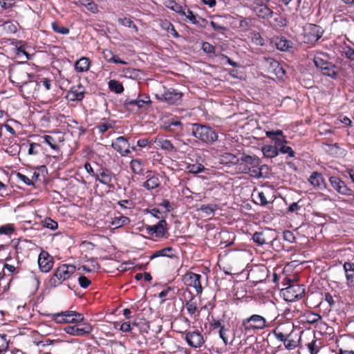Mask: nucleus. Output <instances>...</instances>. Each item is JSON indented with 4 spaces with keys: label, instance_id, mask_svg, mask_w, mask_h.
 Segmentation results:
<instances>
[{
    "label": "nucleus",
    "instance_id": "obj_3",
    "mask_svg": "<svg viewBox=\"0 0 354 354\" xmlns=\"http://www.w3.org/2000/svg\"><path fill=\"white\" fill-rule=\"evenodd\" d=\"M76 271V267L71 264H62L56 268L49 280L51 287H57L68 279Z\"/></svg>",
    "mask_w": 354,
    "mask_h": 354
},
{
    "label": "nucleus",
    "instance_id": "obj_7",
    "mask_svg": "<svg viewBox=\"0 0 354 354\" xmlns=\"http://www.w3.org/2000/svg\"><path fill=\"white\" fill-rule=\"evenodd\" d=\"M281 292L286 301L292 302L304 296L305 288L302 285L292 284L282 289Z\"/></svg>",
    "mask_w": 354,
    "mask_h": 354
},
{
    "label": "nucleus",
    "instance_id": "obj_38",
    "mask_svg": "<svg viewBox=\"0 0 354 354\" xmlns=\"http://www.w3.org/2000/svg\"><path fill=\"white\" fill-rule=\"evenodd\" d=\"M138 97L135 99H127L124 102V106L127 110L134 111H138Z\"/></svg>",
    "mask_w": 354,
    "mask_h": 354
},
{
    "label": "nucleus",
    "instance_id": "obj_42",
    "mask_svg": "<svg viewBox=\"0 0 354 354\" xmlns=\"http://www.w3.org/2000/svg\"><path fill=\"white\" fill-rule=\"evenodd\" d=\"M41 223L44 227L50 229L52 230H55L58 228L57 222L50 217L45 218L43 221H41Z\"/></svg>",
    "mask_w": 354,
    "mask_h": 354
},
{
    "label": "nucleus",
    "instance_id": "obj_47",
    "mask_svg": "<svg viewBox=\"0 0 354 354\" xmlns=\"http://www.w3.org/2000/svg\"><path fill=\"white\" fill-rule=\"evenodd\" d=\"M52 28L55 32L59 33L62 35H66L69 32V29L65 26H63L59 22H53L52 23Z\"/></svg>",
    "mask_w": 354,
    "mask_h": 354
},
{
    "label": "nucleus",
    "instance_id": "obj_52",
    "mask_svg": "<svg viewBox=\"0 0 354 354\" xmlns=\"http://www.w3.org/2000/svg\"><path fill=\"white\" fill-rule=\"evenodd\" d=\"M174 289L171 287L168 286L159 293L158 297L161 299V304L164 303L167 300V297H169V298L171 297L169 294Z\"/></svg>",
    "mask_w": 354,
    "mask_h": 354
},
{
    "label": "nucleus",
    "instance_id": "obj_22",
    "mask_svg": "<svg viewBox=\"0 0 354 354\" xmlns=\"http://www.w3.org/2000/svg\"><path fill=\"white\" fill-rule=\"evenodd\" d=\"M266 135L268 138L271 139L274 142L273 147H275L278 150L283 144L287 143V140H286L285 136L283 134V131L281 130L277 131H268L266 133Z\"/></svg>",
    "mask_w": 354,
    "mask_h": 354
},
{
    "label": "nucleus",
    "instance_id": "obj_49",
    "mask_svg": "<svg viewBox=\"0 0 354 354\" xmlns=\"http://www.w3.org/2000/svg\"><path fill=\"white\" fill-rule=\"evenodd\" d=\"M16 50V55H17L19 57L21 55H25L26 59H30V55L26 52V46L25 44H22L21 42H19V45H17L15 48Z\"/></svg>",
    "mask_w": 354,
    "mask_h": 354
},
{
    "label": "nucleus",
    "instance_id": "obj_33",
    "mask_svg": "<svg viewBox=\"0 0 354 354\" xmlns=\"http://www.w3.org/2000/svg\"><path fill=\"white\" fill-rule=\"evenodd\" d=\"M261 151L266 158H272L278 156V150L272 145H264Z\"/></svg>",
    "mask_w": 354,
    "mask_h": 354
},
{
    "label": "nucleus",
    "instance_id": "obj_59",
    "mask_svg": "<svg viewBox=\"0 0 354 354\" xmlns=\"http://www.w3.org/2000/svg\"><path fill=\"white\" fill-rule=\"evenodd\" d=\"M17 178L20 181L23 182L26 185H33L34 183L32 182V180H30L28 177H27L26 175L18 172L17 174Z\"/></svg>",
    "mask_w": 354,
    "mask_h": 354
},
{
    "label": "nucleus",
    "instance_id": "obj_43",
    "mask_svg": "<svg viewBox=\"0 0 354 354\" xmlns=\"http://www.w3.org/2000/svg\"><path fill=\"white\" fill-rule=\"evenodd\" d=\"M130 165L133 173L140 174L143 171V165L140 160H132L130 162Z\"/></svg>",
    "mask_w": 354,
    "mask_h": 354
},
{
    "label": "nucleus",
    "instance_id": "obj_36",
    "mask_svg": "<svg viewBox=\"0 0 354 354\" xmlns=\"http://www.w3.org/2000/svg\"><path fill=\"white\" fill-rule=\"evenodd\" d=\"M173 251V248L171 247H167L165 248H163L162 250H160L158 251H156L155 253L151 254L150 256V259H153L155 258L159 257H167L172 258L174 257L173 254H170L169 252Z\"/></svg>",
    "mask_w": 354,
    "mask_h": 354
},
{
    "label": "nucleus",
    "instance_id": "obj_57",
    "mask_svg": "<svg viewBox=\"0 0 354 354\" xmlns=\"http://www.w3.org/2000/svg\"><path fill=\"white\" fill-rule=\"evenodd\" d=\"M15 4L16 0H0V6L5 10L15 7Z\"/></svg>",
    "mask_w": 354,
    "mask_h": 354
},
{
    "label": "nucleus",
    "instance_id": "obj_39",
    "mask_svg": "<svg viewBox=\"0 0 354 354\" xmlns=\"http://www.w3.org/2000/svg\"><path fill=\"white\" fill-rule=\"evenodd\" d=\"M157 145L162 149L171 151L174 149V147L170 140L163 138H160L156 141Z\"/></svg>",
    "mask_w": 354,
    "mask_h": 354
},
{
    "label": "nucleus",
    "instance_id": "obj_2",
    "mask_svg": "<svg viewBox=\"0 0 354 354\" xmlns=\"http://www.w3.org/2000/svg\"><path fill=\"white\" fill-rule=\"evenodd\" d=\"M30 68L26 64L18 63L10 66L9 79L16 86L21 85L31 77L28 73Z\"/></svg>",
    "mask_w": 354,
    "mask_h": 354
},
{
    "label": "nucleus",
    "instance_id": "obj_45",
    "mask_svg": "<svg viewBox=\"0 0 354 354\" xmlns=\"http://www.w3.org/2000/svg\"><path fill=\"white\" fill-rule=\"evenodd\" d=\"M6 334L0 335V354L6 352L9 347V340Z\"/></svg>",
    "mask_w": 354,
    "mask_h": 354
},
{
    "label": "nucleus",
    "instance_id": "obj_19",
    "mask_svg": "<svg viewBox=\"0 0 354 354\" xmlns=\"http://www.w3.org/2000/svg\"><path fill=\"white\" fill-rule=\"evenodd\" d=\"M112 147L120 153L122 156H124L129 154L131 151L129 150V144L127 139L124 136H120L112 142Z\"/></svg>",
    "mask_w": 354,
    "mask_h": 354
},
{
    "label": "nucleus",
    "instance_id": "obj_53",
    "mask_svg": "<svg viewBox=\"0 0 354 354\" xmlns=\"http://www.w3.org/2000/svg\"><path fill=\"white\" fill-rule=\"evenodd\" d=\"M118 22L122 26L129 27V28H133L136 30H137V27L135 25V24L133 22V21L130 18L124 17V18H119Z\"/></svg>",
    "mask_w": 354,
    "mask_h": 354
},
{
    "label": "nucleus",
    "instance_id": "obj_30",
    "mask_svg": "<svg viewBox=\"0 0 354 354\" xmlns=\"http://www.w3.org/2000/svg\"><path fill=\"white\" fill-rule=\"evenodd\" d=\"M103 56H104V58L109 62L126 64V62L121 60L117 55H114L109 50H104Z\"/></svg>",
    "mask_w": 354,
    "mask_h": 354
},
{
    "label": "nucleus",
    "instance_id": "obj_60",
    "mask_svg": "<svg viewBox=\"0 0 354 354\" xmlns=\"http://www.w3.org/2000/svg\"><path fill=\"white\" fill-rule=\"evenodd\" d=\"M64 311L53 314L52 319L59 324L65 323V317L64 316Z\"/></svg>",
    "mask_w": 354,
    "mask_h": 354
},
{
    "label": "nucleus",
    "instance_id": "obj_48",
    "mask_svg": "<svg viewBox=\"0 0 354 354\" xmlns=\"http://www.w3.org/2000/svg\"><path fill=\"white\" fill-rule=\"evenodd\" d=\"M44 142L48 145L53 149L59 150V145L56 140L51 136L46 135L43 137Z\"/></svg>",
    "mask_w": 354,
    "mask_h": 354
},
{
    "label": "nucleus",
    "instance_id": "obj_28",
    "mask_svg": "<svg viewBox=\"0 0 354 354\" xmlns=\"http://www.w3.org/2000/svg\"><path fill=\"white\" fill-rule=\"evenodd\" d=\"M64 331L71 335H83L88 333L84 328L80 327L79 325L68 326L64 328Z\"/></svg>",
    "mask_w": 354,
    "mask_h": 354
},
{
    "label": "nucleus",
    "instance_id": "obj_32",
    "mask_svg": "<svg viewBox=\"0 0 354 354\" xmlns=\"http://www.w3.org/2000/svg\"><path fill=\"white\" fill-rule=\"evenodd\" d=\"M75 68L77 72H86L88 70V58L82 57L75 64Z\"/></svg>",
    "mask_w": 354,
    "mask_h": 354
},
{
    "label": "nucleus",
    "instance_id": "obj_64",
    "mask_svg": "<svg viewBox=\"0 0 354 354\" xmlns=\"http://www.w3.org/2000/svg\"><path fill=\"white\" fill-rule=\"evenodd\" d=\"M283 239L289 243H293L295 241V237L293 233L290 231L286 230L283 233Z\"/></svg>",
    "mask_w": 354,
    "mask_h": 354
},
{
    "label": "nucleus",
    "instance_id": "obj_8",
    "mask_svg": "<svg viewBox=\"0 0 354 354\" xmlns=\"http://www.w3.org/2000/svg\"><path fill=\"white\" fill-rule=\"evenodd\" d=\"M242 161L246 164L247 167L250 169V176L254 178L262 176L261 168L259 167L260 160L256 156L243 155Z\"/></svg>",
    "mask_w": 354,
    "mask_h": 354
},
{
    "label": "nucleus",
    "instance_id": "obj_40",
    "mask_svg": "<svg viewBox=\"0 0 354 354\" xmlns=\"http://www.w3.org/2000/svg\"><path fill=\"white\" fill-rule=\"evenodd\" d=\"M159 186L160 181L157 176H152L149 178L144 184V187L149 190L156 189Z\"/></svg>",
    "mask_w": 354,
    "mask_h": 354
},
{
    "label": "nucleus",
    "instance_id": "obj_21",
    "mask_svg": "<svg viewBox=\"0 0 354 354\" xmlns=\"http://www.w3.org/2000/svg\"><path fill=\"white\" fill-rule=\"evenodd\" d=\"M167 225L166 221L162 219L156 225H147L146 230L149 235L155 234L157 237H162L167 231Z\"/></svg>",
    "mask_w": 354,
    "mask_h": 354
},
{
    "label": "nucleus",
    "instance_id": "obj_41",
    "mask_svg": "<svg viewBox=\"0 0 354 354\" xmlns=\"http://www.w3.org/2000/svg\"><path fill=\"white\" fill-rule=\"evenodd\" d=\"M186 169L189 173L196 174L206 170V168L202 164H187Z\"/></svg>",
    "mask_w": 354,
    "mask_h": 354
},
{
    "label": "nucleus",
    "instance_id": "obj_51",
    "mask_svg": "<svg viewBox=\"0 0 354 354\" xmlns=\"http://www.w3.org/2000/svg\"><path fill=\"white\" fill-rule=\"evenodd\" d=\"M14 231L13 224H6L0 227V234L10 235Z\"/></svg>",
    "mask_w": 354,
    "mask_h": 354
},
{
    "label": "nucleus",
    "instance_id": "obj_10",
    "mask_svg": "<svg viewBox=\"0 0 354 354\" xmlns=\"http://www.w3.org/2000/svg\"><path fill=\"white\" fill-rule=\"evenodd\" d=\"M156 98L169 104H175L181 100L183 93L174 88H166L161 95H156Z\"/></svg>",
    "mask_w": 354,
    "mask_h": 354
},
{
    "label": "nucleus",
    "instance_id": "obj_24",
    "mask_svg": "<svg viewBox=\"0 0 354 354\" xmlns=\"http://www.w3.org/2000/svg\"><path fill=\"white\" fill-rule=\"evenodd\" d=\"M314 64L317 68L324 70L328 66L331 67V62L328 61V55L324 53H317L313 59Z\"/></svg>",
    "mask_w": 354,
    "mask_h": 354
},
{
    "label": "nucleus",
    "instance_id": "obj_56",
    "mask_svg": "<svg viewBox=\"0 0 354 354\" xmlns=\"http://www.w3.org/2000/svg\"><path fill=\"white\" fill-rule=\"evenodd\" d=\"M37 83H39V88L43 87L45 91H49L51 88L52 80L48 78H41Z\"/></svg>",
    "mask_w": 354,
    "mask_h": 354
},
{
    "label": "nucleus",
    "instance_id": "obj_27",
    "mask_svg": "<svg viewBox=\"0 0 354 354\" xmlns=\"http://www.w3.org/2000/svg\"><path fill=\"white\" fill-rule=\"evenodd\" d=\"M64 316L65 317V323H79L82 322L84 317L82 314L75 311L66 310Z\"/></svg>",
    "mask_w": 354,
    "mask_h": 354
},
{
    "label": "nucleus",
    "instance_id": "obj_17",
    "mask_svg": "<svg viewBox=\"0 0 354 354\" xmlns=\"http://www.w3.org/2000/svg\"><path fill=\"white\" fill-rule=\"evenodd\" d=\"M85 93V87L82 84H79L70 88L66 93V98L68 101H81L84 97Z\"/></svg>",
    "mask_w": 354,
    "mask_h": 354
},
{
    "label": "nucleus",
    "instance_id": "obj_46",
    "mask_svg": "<svg viewBox=\"0 0 354 354\" xmlns=\"http://www.w3.org/2000/svg\"><path fill=\"white\" fill-rule=\"evenodd\" d=\"M236 165V169L239 172L242 174H249L250 175V169L249 167H247L246 164H244V162L242 161V157L241 158H239L237 162L235 164Z\"/></svg>",
    "mask_w": 354,
    "mask_h": 354
},
{
    "label": "nucleus",
    "instance_id": "obj_18",
    "mask_svg": "<svg viewBox=\"0 0 354 354\" xmlns=\"http://www.w3.org/2000/svg\"><path fill=\"white\" fill-rule=\"evenodd\" d=\"M188 345L192 348H200L204 344V339L198 331L187 332L185 337Z\"/></svg>",
    "mask_w": 354,
    "mask_h": 354
},
{
    "label": "nucleus",
    "instance_id": "obj_23",
    "mask_svg": "<svg viewBox=\"0 0 354 354\" xmlns=\"http://www.w3.org/2000/svg\"><path fill=\"white\" fill-rule=\"evenodd\" d=\"M346 277V283L348 287L354 288V263L345 262L343 265Z\"/></svg>",
    "mask_w": 354,
    "mask_h": 354
},
{
    "label": "nucleus",
    "instance_id": "obj_15",
    "mask_svg": "<svg viewBox=\"0 0 354 354\" xmlns=\"http://www.w3.org/2000/svg\"><path fill=\"white\" fill-rule=\"evenodd\" d=\"M42 146L36 142H32L26 140L22 142V153L23 156H37L42 153Z\"/></svg>",
    "mask_w": 354,
    "mask_h": 354
},
{
    "label": "nucleus",
    "instance_id": "obj_12",
    "mask_svg": "<svg viewBox=\"0 0 354 354\" xmlns=\"http://www.w3.org/2000/svg\"><path fill=\"white\" fill-rule=\"evenodd\" d=\"M19 139L15 138H3L2 145L5 147V151L10 156H15L22 153V143L17 142Z\"/></svg>",
    "mask_w": 354,
    "mask_h": 354
},
{
    "label": "nucleus",
    "instance_id": "obj_20",
    "mask_svg": "<svg viewBox=\"0 0 354 354\" xmlns=\"http://www.w3.org/2000/svg\"><path fill=\"white\" fill-rule=\"evenodd\" d=\"M90 176L95 178V180H99L103 184L108 185L111 181V172L103 168L97 169L96 171L90 165Z\"/></svg>",
    "mask_w": 354,
    "mask_h": 354
},
{
    "label": "nucleus",
    "instance_id": "obj_62",
    "mask_svg": "<svg viewBox=\"0 0 354 354\" xmlns=\"http://www.w3.org/2000/svg\"><path fill=\"white\" fill-rule=\"evenodd\" d=\"M202 49L207 54L214 53L215 51V47L208 42L203 43Z\"/></svg>",
    "mask_w": 354,
    "mask_h": 354
},
{
    "label": "nucleus",
    "instance_id": "obj_1",
    "mask_svg": "<svg viewBox=\"0 0 354 354\" xmlns=\"http://www.w3.org/2000/svg\"><path fill=\"white\" fill-rule=\"evenodd\" d=\"M192 134L202 142L212 144L218 140V133L213 128L198 123L192 124Z\"/></svg>",
    "mask_w": 354,
    "mask_h": 354
},
{
    "label": "nucleus",
    "instance_id": "obj_55",
    "mask_svg": "<svg viewBox=\"0 0 354 354\" xmlns=\"http://www.w3.org/2000/svg\"><path fill=\"white\" fill-rule=\"evenodd\" d=\"M317 339H313L311 342L307 344V348L310 354H317L319 346L317 344Z\"/></svg>",
    "mask_w": 354,
    "mask_h": 354
},
{
    "label": "nucleus",
    "instance_id": "obj_13",
    "mask_svg": "<svg viewBox=\"0 0 354 354\" xmlns=\"http://www.w3.org/2000/svg\"><path fill=\"white\" fill-rule=\"evenodd\" d=\"M39 268L42 272H48L54 266L53 257L45 250H41L38 257Z\"/></svg>",
    "mask_w": 354,
    "mask_h": 354
},
{
    "label": "nucleus",
    "instance_id": "obj_54",
    "mask_svg": "<svg viewBox=\"0 0 354 354\" xmlns=\"http://www.w3.org/2000/svg\"><path fill=\"white\" fill-rule=\"evenodd\" d=\"M286 154L287 153L289 158H292L295 156V151L290 147L286 146V144H283L279 149L278 153Z\"/></svg>",
    "mask_w": 354,
    "mask_h": 354
},
{
    "label": "nucleus",
    "instance_id": "obj_26",
    "mask_svg": "<svg viewBox=\"0 0 354 354\" xmlns=\"http://www.w3.org/2000/svg\"><path fill=\"white\" fill-rule=\"evenodd\" d=\"M276 48L281 51H288L293 46V43L290 40L283 37H277L274 40Z\"/></svg>",
    "mask_w": 354,
    "mask_h": 354
},
{
    "label": "nucleus",
    "instance_id": "obj_50",
    "mask_svg": "<svg viewBox=\"0 0 354 354\" xmlns=\"http://www.w3.org/2000/svg\"><path fill=\"white\" fill-rule=\"evenodd\" d=\"M216 205L204 204L201 206L200 209L207 215L214 214L216 209Z\"/></svg>",
    "mask_w": 354,
    "mask_h": 354
},
{
    "label": "nucleus",
    "instance_id": "obj_4",
    "mask_svg": "<svg viewBox=\"0 0 354 354\" xmlns=\"http://www.w3.org/2000/svg\"><path fill=\"white\" fill-rule=\"evenodd\" d=\"M252 239L259 246L268 244L274 250H279V248L274 247L277 242H279V240L277 239V233L274 230L265 229L260 232H256L253 234Z\"/></svg>",
    "mask_w": 354,
    "mask_h": 354
},
{
    "label": "nucleus",
    "instance_id": "obj_58",
    "mask_svg": "<svg viewBox=\"0 0 354 354\" xmlns=\"http://www.w3.org/2000/svg\"><path fill=\"white\" fill-rule=\"evenodd\" d=\"M223 160L226 161V163H232L235 165L237 162L239 158H237L235 155L227 153L223 156Z\"/></svg>",
    "mask_w": 354,
    "mask_h": 354
},
{
    "label": "nucleus",
    "instance_id": "obj_11",
    "mask_svg": "<svg viewBox=\"0 0 354 354\" xmlns=\"http://www.w3.org/2000/svg\"><path fill=\"white\" fill-rule=\"evenodd\" d=\"M322 35L323 30L319 26L310 24L305 28L304 42L311 44H314L322 37Z\"/></svg>",
    "mask_w": 354,
    "mask_h": 354
},
{
    "label": "nucleus",
    "instance_id": "obj_9",
    "mask_svg": "<svg viewBox=\"0 0 354 354\" xmlns=\"http://www.w3.org/2000/svg\"><path fill=\"white\" fill-rule=\"evenodd\" d=\"M39 83L37 81L32 80L30 78L26 81L25 83L19 85V89L21 95L25 99H29L30 97H35V94L37 90L39 88Z\"/></svg>",
    "mask_w": 354,
    "mask_h": 354
},
{
    "label": "nucleus",
    "instance_id": "obj_6",
    "mask_svg": "<svg viewBox=\"0 0 354 354\" xmlns=\"http://www.w3.org/2000/svg\"><path fill=\"white\" fill-rule=\"evenodd\" d=\"M241 324L245 332L263 330L268 326L266 319L261 315L256 314L243 319Z\"/></svg>",
    "mask_w": 354,
    "mask_h": 354
},
{
    "label": "nucleus",
    "instance_id": "obj_35",
    "mask_svg": "<svg viewBox=\"0 0 354 354\" xmlns=\"http://www.w3.org/2000/svg\"><path fill=\"white\" fill-rule=\"evenodd\" d=\"M195 297L192 295L191 299L186 302L185 306L188 313L191 317L195 315V313L198 311L197 304L194 301Z\"/></svg>",
    "mask_w": 354,
    "mask_h": 354
},
{
    "label": "nucleus",
    "instance_id": "obj_61",
    "mask_svg": "<svg viewBox=\"0 0 354 354\" xmlns=\"http://www.w3.org/2000/svg\"><path fill=\"white\" fill-rule=\"evenodd\" d=\"M210 26L213 28V29L219 32H223L227 30V27L221 25L218 22L216 21H211Z\"/></svg>",
    "mask_w": 354,
    "mask_h": 354
},
{
    "label": "nucleus",
    "instance_id": "obj_29",
    "mask_svg": "<svg viewBox=\"0 0 354 354\" xmlns=\"http://www.w3.org/2000/svg\"><path fill=\"white\" fill-rule=\"evenodd\" d=\"M257 15L262 19H270L273 16V12L270 9L266 4L259 6L255 10Z\"/></svg>",
    "mask_w": 354,
    "mask_h": 354
},
{
    "label": "nucleus",
    "instance_id": "obj_25",
    "mask_svg": "<svg viewBox=\"0 0 354 354\" xmlns=\"http://www.w3.org/2000/svg\"><path fill=\"white\" fill-rule=\"evenodd\" d=\"M309 183L315 187L322 189L326 187L323 176L317 171L313 172L308 178Z\"/></svg>",
    "mask_w": 354,
    "mask_h": 354
},
{
    "label": "nucleus",
    "instance_id": "obj_37",
    "mask_svg": "<svg viewBox=\"0 0 354 354\" xmlns=\"http://www.w3.org/2000/svg\"><path fill=\"white\" fill-rule=\"evenodd\" d=\"M108 84L110 91L115 93L119 94L122 93L124 91L122 84L115 80H111Z\"/></svg>",
    "mask_w": 354,
    "mask_h": 354
},
{
    "label": "nucleus",
    "instance_id": "obj_34",
    "mask_svg": "<svg viewBox=\"0 0 354 354\" xmlns=\"http://www.w3.org/2000/svg\"><path fill=\"white\" fill-rule=\"evenodd\" d=\"M130 223V219L124 216H120L118 217H115L111 222V225L114 228H119L124 225H128Z\"/></svg>",
    "mask_w": 354,
    "mask_h": 354
},
{
    "label": "nucleus",
    "instance_id": "obj_14",
    "mask_svg": "<svg viewBox=\"0 0 354 354\" xmlns=\"http://www.w3.org/2000/svg\"><path fill=\"white\" fill-rule=\"evenodd\" d=\"M201 275L192 272H187L183 279L186 285L192 286L195 288L197 294H201L203 292V287L201 283Z\"/></svg>",
    "mask_w": 354,
    "mask_h": 354
},
{
    "label": "nucleus",
    "instance_id": "obj_63",
    "mask_svg": "<svg viewBox=\"0 0 354 354\" xmlns=\"http://www.w3.org/2000/svg\"><path fill=\"white\" fill-rule=\"evenodd\" d=\"M344 53L346 58L349 59L350 60L354 61V49L353 48H352L349 46H346L344 48Z\"/></svg>",
    "mask_w": 354,
    "mask_h": 354
},
{
    "label": "nucleus",
    "instance_id": "obj_44",
    "mask_svg": "<svg viewBox=\"0 0 354 354\" xmlns=\"http://www.w3.org/2000/svg\"><path fill=\"white\" fill-rule=\"evenodd\" d=\"M336 68L337 66L333 63H331V67L328 66L326 68L322 71L324 75L330 77L333 79H336L337 77V73L335 71Z\"/></svg>",
    "mask_w": 354,
    "mask_h": 354
},
{
    "label": "nucleus",
    "instance_id": "obj_5",
    "mask_svg": "<svg viewBox=\"0 0 354 354\" xmlns=\"http://www.w3.org/2000/svg\"><path fill=\"white\" fill-rule=\"evenodd\" d=\"M291 328L290 332L283 331L279 328H276L273 330L272 333L275 338L283 343L285 348L288 350H293L298 346V340L296 339V335L293 333L292 326H289Z\"/></svg>",
    "mask_w": 354,
    "mask_h": 354
},
{
    "label": "nucleus",
    "instance_id": "obj_16",
    "mask_svg": "<svg viewBox=\"0 0 354 354\" xmlns=\"http://www.w3.org/2000/svg\"><path fill=\"white\" fill-rule=\"evenodd\" d=\"M329 182L332 187L335 189L339 194L345 196L353 195V190L348 188L344 181L337 176H331L329 178Z\"/></svg>",
    "mask_w": 354,
    "mask_h": 354
},
{
    "label": "nucleus",
    "instance_id": "obj_31",
    "mask_svg": "<svg viewBox=\"0 0 354 354\" xmlns=\"http://www.w3.org/2000/svg\"><path fill=\"white\" fill-rule=\"evenodd\" d=\"M165 129L171 132L178 133L183 130V124L180 120L168 121Z\"/></svg>",
    "mask_w": 354,
    "mask_h": 354
}]
</instances>
